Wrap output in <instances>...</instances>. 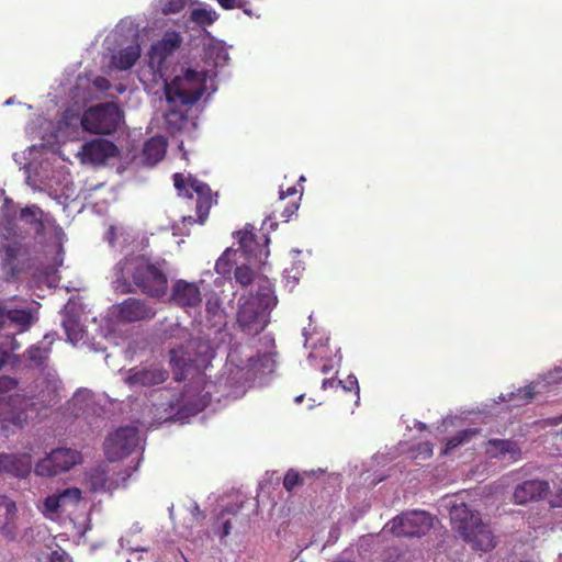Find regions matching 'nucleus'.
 <instances>
[{
    "mask_svg": "<svg viewBox=\"0 0 562 562\" xmlns=\"http://www.w3.org/2000/svg\"><path fill=\"white\" fill-rule=\"evenodd\" d=\"M18 385V381L9 375L0 376V394H4L14 390Z\"/></svg>",
    "mask_w": 562,
    "mask_h": 562,
    "instance_id": "nucleus-44",
    "label": "nucleus"
},
{
    "mask_svg": "<svg viewBox=\"0 0 562 562\" xmlns=\"http://www.w3.org/2000/svg\"><path fill=\"white\" fill-rule=\"evenodd\" d=\"M116 153L117 147L113 142L104 138H98L86 142L81 146L78 156L81 164L102 165L110 157L115 156Z\"/></svg>",
    "mask_w": 562,
    "mask_h": 562,
    "instance_id": "nucleus-12",
    "label": "nucleus"
},
{
    "mask_svg": "<svg viewBox=\"0 0 562 562\" xmlns=\"http://www.w3.org/2000/svg\"><path fill=\"white\" fill-rule=\"evenodd\" d=\"M334 562H350L348 560H337V561H334Z\"/></svg>",
    "mask_w": 562,
    "mask_h": 562,
    "instance_id": "nucleus-63",
    "label": "nucleus"
},
{
    "mask_svg": "<svg viewBox=\"0 0 562 562\" xmlns=\"http://www.w3.org/2000/svg\"><path fill=\"white\" fill-rule=\"evenodd\" d=\"M168 379V372L161 368L132 369L126 379L130 385L154 386L164 383Z\"/></svg>",
    "mask_w": 562,
    "mask_h": 562,
    "instance_id": "nucleus-18",
    "label": "nucleus"
},
{
    "mask_svg": "<svg viewBox=\"0 0 562 562\" xmlns=\"http://www.w3.org/2000/svg\"><path fill=\"white\" fill-rule=\"evenodd\" d=\"M218 4L225 10L241 9L246 14L251 15L252 12L244 0H217Z\"/></svg>",
    "mask_w": 562,
    "mask_h": 562,
    "instance_id": "nucleus-42",
    "label": "nucleus"
},
{
    "mask_svg": "<svg viewBox=\"0 0 562 562\" xmlns=\"http://www.w3.org/2000/svg\"><path fill=\"white\" fill-rule=\"evenodd\" d=\"M386 526L397 537L425 536L434 526V517L425 510H408L395 516Z\"/></svg>",
    "mask_w": 562,
    "mask_h": 562,
    "instance_id": "nucleus-7",
    "label": "nucleus"
},
{
    "mask_svg": "<svg viewBox=\"0 0 562 562\" xmlns=\"http://www.w3.org/2000/svg\"><path fill=\"white\" fill-rule=\"evenodd\" d=\"M190 19L198 24H212L215 20L213 12L206 9H193Z\"/></svg>",
    "mask_w": 562,
    "mask_h": 562,
    "instance_id": "nucleus-38",
    "label": "nucleus"
},
{
    "mask_svg": "<svg viewBox=\"0 0 562 562\" xmlns=\"http://www.w3.org/2000/svg\"><path fill=\"white\" fill-rule=\"evenodd\" d=\"M170 301L181 307H195L202 302L200 288L194 282L179 279L172 284Z\"/></svg>",
    "mask_w": 562,
    "mask_h": 562,
    "instance_id": "nucleus-16",
    "label": "nucleus"
},
{
    "mask_svg": "<svg viewBox=\"0 0 562 562\" xmlns=\"http://www.w3.org/2000/svg\"><path fill=\"white\" fill-rule=\"evenodd\" d=\"M535 384L527 385L518 390L517 394L510 393V401H516V406H522L531 402L535 397Z\"/></svg>",
    "mask_w": 562,
    "mask_h": 562,
    "instance_id": "nucleus-32",
    "label": "nucleus"
},
{
    "mask_svg": "<svg viewBox=\"0 0 562 562\" xmlns=\"http://www.w3.org/2000/svg\"><path fill=\"white\" fill-rule=\"evenodd\" d=\"M353 389H356V393L359 394V384L356 376H353Z\"/></svg>",
    "mask_w": 562,
    "mask_h": 562,
    "instance_id": "nucleus-59",
    "label": "nucleus"
},
{
    "mask_svg": "<svg viewBox=\"0 0 562 562\" xmlns=\"http://www.w3.org/2000/svg\"><path fill=\"white\" fill-rule=\"evenodd\" d=\"M50 562H71L65 551H53L50 554Z\"/></svg>",
    "mask_w": 562,
    "mask_h": 562,
    "instance_id": "nucleus-49",
    "label": "nucleus"
},
{
    "mask_svg": "<svg viewBox=\"0 0 562 562\" xmlns=\"http://www.w3.org/2000/svg\"><path fill=\"white\" fill-rule=\"evenodd\" d=\"M21 244L13 241L0 246V257L4 267L12 270L15 268L16 258L21 251Z\"/></svg>",
    "mask_w": 562,
    "mask_h": 562,
    "instance_id": "nucleus-26",
    "label": "nucleus"
},
{
    "mask_svg": "<svg viewBox=\"0 0 562 562\" xmlns=\"http://www.w3.org/2000/svg\"><path fill=\"white\" fill-rule=\"evenodd\" d=\"M550 492V484L546 480H526L514 488L513 501L517 505L543 499Z\"/></svg>",
    "mask_w": 562,
    "mask_h": 562,
    "instance_id": "nucleus-13",
    "label": "nucleus"
},
{
    "mask_svg": "<svg viewBox=\"0 0 562 562\" xmlns=\"http://www.w3.org/2000/svg\"><path fill=\"white\" fill-rule=\"evenodd\" d=\"M0 533L7 541H14L18 536V526L14 521H0Z\"/></svg>",
    "mask_w": 562,
    "mask_h": 562,
    "instance_id": "nucleus-39",
    "label": "nucleus"
},
{
    "mask_svg": "<svg viewBox=\"0 0 562 562\" xmlns=\"http://www.w3.org/2000/svg\"><path fill=\"white\" fill-rule=\"evenodd\" d=\"M259 364L262 367V372L265 369L271 371L273 366V360L269 353L257 355L256 357H251L249 359V367L254 370H259Z\"/></svg>",
    "mask_w": 562,
    "mask_h": 562,
    "instance_id": "nucleus-37",
    "label": "nucleus"
},
{
    "mask_svg": "<svg viewBox=\"0 0 562 562\" xmlns=\"http://www.w3.org/2000/svg\"><path fill=\"white\" fill-rule=\"evenodd\" d=\"M44 506L46 510L50 513H57L59 509L64 508L58 494L47 496Z\"/></svg>",
    "mask_w": 562,
    "mask_h": 562,
    "instance_id": "nucleus-43",
    "label": "nucleus"
},
{
    "mask_svg": "<svg viewBox=\"0 0 562 562\" xmlns=\"http://www.w3.org/2000/svg\"><path fill=\"white\" fill-rule=\"evenodd\" d=\"M138 445V429L133 426L121 427L110 434L104 442V452L113 462L130 454Z\"/></svg>",
    "mask_w": 562,
    "mask_h": 562,
    "instance_id": "nucleus-10",
    "label": "nucleus"
},
{
    "mask_svg": "<svg viewBox=\"0 0 562 562\" xmlns=\"http://www.w3.org/2000/svg\"><path fill=\"white\" fill-rule=\"evenodd\" d=\"M7 473L16 477H25L32 469L30 454H10L8 453Z\"/></svg>",
    "mask_w": 562,
    "mask_h": 562,
    "instance_id": "nucleus-22",
    "label": "nucleus"
},
{
    "mask_svg": "<svg viewBox=\"0 0 562 562\" xmlns=\"http://www.w3.org/2000/svg\"><path fill=\"white\" fill-rule=\"evenodd\" d=\"M167 143L160 136H155L145 142L143 147V160L146 165L154 166L159 162L166 154Z\"/></svg>",
    "mask_w": 562,
    "mask_h": 562,
    "instance_id": "nucleus-20",
    "label": "nucleus"
},
{
    "mask_svg": "<svg viewBox=\"0 0 562 562\" xmlns=\"http://www.w3.org/2000/svg\"><path fill=\"white\" fill-rule=\"evenodd\" d=\"M479 434L476 428H468L457 432L453 437L448 439L447 448L454 449L464 442H468L472 437Z\"/></svg>",
    "mask_w": 562,
    "mask_h": 562,
    "instance_id": "nucleus-31",
    "label": "nucleus"
},
{
    "mask_svg": "<svg viewBox=\"0 0 562 562\" xmlns=\"http://www.w3.org/2000/svg\"><path fill=\"white\" fill-rule=\"evenodd\" d=\"M215 270L220 274H225V273H227L231 270L229 265H228V260H227L225 255L221 256L216 260Z\"/></svg>",
    "mask_w": 562,
    "mask_h": 562,
    "instance_id": "nucleus-47",
    "label": "nucleus"
},
{
    "mask_svg": "<svg viewBox=\"0 0 562 562\" xmlns=\"http://www.w3.org/2000/svg\"><path fill=\"white\" fill-rule=\"evenodd\" d=\"M114 285L123 294L139 291L161 299L168 292L166 261H154L145 256L125 257L115 265Z\"/></svg>",
    "mask_w": 562,
    "mask_h": 562,
    "instance_id": "nucleus-1",
    "label": "nucleus"
},
{
    "mask_svg": "<svg viewBox=\"0 0 562 562\" xmlns=\"http://www.w3.org/2000/svg\"><path fill=\"white\" fill-rule=\"evenodd\" d=\"M79 462H81L79 451L71 448H57L35 464L34 472L40 476H55L69 471Z\"/></svg>",
    "mask_w": 562,
    "mask_h": 562,
    "instance_id": "nucleus-8",
    "label": "nucleus"
},
{
    "mask_svg": "<svg viewBox=\"0 0 562 562\" xmlns=\"http://www.w3.org/2000/svg\"><path fill=\"white\" fill-rule=\"evenodd\" d=\"M173 186L178 191V195L187 199H193L196 195L195 212L198 222L204 224L209 217L211 207L217 203V193H214L211 187L196 179L193 176H189L187 179L182 173L173 175Z\"/></svg>",
    "mask_w": 562,
    "mask_h": 562,
    "instance_id": "nucleus-5",
    "label": "nucleus"
},
{
    "mask_svg": "<svg viewBox=\"0 0 562 562\" xmlns=\"http://www.w3.org/2000/svg\"><path fill=\"white\" fill-rule=\"evenodd\" d=\"M269 238L266 234L256 235L252 232L245 231L240 233L239 245L248 259L263 261L269 256Z\"/></svg>",
    "mask_w": 562,
    "mask_h": 562,
    "instance_id": "nucleus-17",
    "label": "nucleus"
},
{
    "mask_svg": "<svg viewBox=\"0 0 562 562\" xmlns=\"http://www.w3.org/2000/svg\"><path fill=\"white\" fill-rule=\"evenodd\" d=\"M165 121H166L168 131L171 134H175L177 132H180L186 126V124L188 122V117L180 110L170 109L165 114Z\"/></svg>",
    "mask_w": 562,
    "mask_h": 562,
    "instance_id": "nucleus-27",
    "label": "nucleus"
},
{
    "mask_svg": "<svg viewBox=\"0 0 562 562\" xmlns=\"http://www.w3.org/2000/svg\"><path fill=\"white\" fill-rule=\"evenodd\" d=\"M60 502L65 507L75 505L81 499V491L78 487H70L58 493Z\"/></svg>",
    "mask_w": 562,
    "mask_h": 562,
    "instance_id": "nucleus-35",
    "label": "nucleus"
},
{
    "mask_svg": "<svg viewBox=\"0 0 562 562\" xmlns=\"http://www.w3.org/2000/svg\"><path fill=\"white\" fill-rule=\"evenodd\" d=\"M8 453H0V474L7 473Z\"/></svg>",
    "mask_w": 562,
    "mask_h": 562,
    "instance_id": "nucleus-52",
    "label": "nucleus"
},
{
    "mask_svg": "<svg viewBox=\"0 0 562 562\" xmlns=\"http://www.w3.org/2000/svg\"><path fill=\"white\" fill-rule=\"evenodd\" d=\"M88 482L92 491H104L108 484V474L105 469L101 465L91 469Z\"/></svg>",
    "mask_w": 562,
    "mask_h": 562,
    "instance_id": "nucleus-30",
    "label": "nucleus"
},
{
    "mask_svg": "<svg viewBox=\"0 0 562 562\" xmlns=\"http://www.w3.org/2000/svg\"><path fill=\"white\" fill-rule=\"evenodd\" d=\"M63 326L70 341L76 342L83 338L85 330L80 324L79 317L67 314L63 319Z\"/></svg>",
    "mask_w": 562,
    "mask_h": 562,
    "instance_id": "nucleus-25",
    "label": "nucleus"
},
{
    "mask_svg": "<svg viewBox=\"0 0 562 562\" xmlns=\"http://www.w3.org/2000/svg\"><path fill=\"white\" fill-rule=\"evenodd\" d=\"M548 384L562 382V368H555L553 372H549L546 376Z\"/></svg>",
    "mask_w": 562,
    "mask_h": 562,
    "instance_id": "nucleus-48",
    "label": "nucleus"
},
{
    "mask_svg": "<svg viewBox=\"0 0 562 562\" xmlns=\"http://www.w3.org/2000/svg\"><path fill=\"white\" fill-rule=\"evenodd\" d=\"M560 423H562V415L550 419V424L552 425H558Z\"/></svg>",
    "mask_w": 562,
    "mask_h": 562,
    "instance_id": "nucleus-57",
    "label": "nucleus"
},
{
    "mask_svg": "<svg viewBox=\"0 0 562 562\" xmlns=\"http://www.w3.org/2000/svg\"><path fill=\"white\" fill-rule=\"evenodd\" d=\"M487 453L492 458H505L517 461L521 456V449L518 443L509 439H491L487 443Z\"/></svg>",
    "mask_w": 562,
    "mask_h": 562,
    "instance_id": "nucleus-19",
    "label": "nucleus"
},
{
    "mask_svg": "<svg viewBox=\"0 0 562 562\" xmlns=\"http://www.w3.org/2000/svg\"><path fill=\"white\" fill-rule=\"evenodd\" d=\"M448 507L452 530L473 550L488 552L496 547L495 537L490 526L482 521L480 512L463 502H450Z\"/></svg>",
    "mask_w": 562,
    "mask_h": 562,
    "instance_id": "nucleus-3",
    "label": "nucleus"
},
{
    "mask_svg": "<svg viewBox=\"0 0 562 562\" xmlns=\"http://www.w3.org/2000/svg\"><path fill=\"white\" fill-rule=\"evenodd\" d=\"M16 520V513H14L12 516L9 515L8 510H4V516L2 521H14Z\"/></svg>",
    "mask_w": 562,
    "mask_h": 562,
    "instance_id": "nucleus-54",
    "label": "nucleus"
},
{
    "mask_svg": "<svg viewBox=\"0 0 562 562\" xmlns=\"http://www.w3.org/2000/svg\"><path fill=\"white\" fill-rule=\"evenodd\" d=\"M338 383L342 386V389H344L345 391H349V390H350V387H349V386H347V385L342 384V381H338Z\"/></svg>",
    "mask_w": 562,
    "mask_h": 562,
    "instance_id": "nucleus-60",
    "label": "nucleus"
},
{
    "mask_svg": "<svg viewBox=\"0 0 562 562\" xmlns=\"http://www.w3.org/2000/svg\"><path fill=\"white\" fill-rule=\"evenodd\" d=\"M33 403L26 396L14 394L0 402V425L10 430L22 428L27 423V409Z\"/></svg>",
    "mask_w": 562,
    "mask_h": 562,
    "instance_id": "nucleus-9",
    "label": "nucleus"
},
{
    "mask_svg": "<svg viewBox=\"0 0 562 562\" xmlns=\"http://www.w3.org/2000/svg\"><path fill=\"white\" fill-rule=\"evenodd\" d=\"M18 234V225L14 218L4 217L0 221V236L5 239H11L16 237Z\"/></svg>",
    "mask_w": 562,
    "mask_h": 562,
    "instance_id": "nucleus-33",
    "label": "nucleus"
},
{
    "mask_svg": "<svg viewBox=\"0 0 562 562\" xmlns=\"http://www.w3.org/2000/svg\"><path fill=\"white\" fill-rule=\"evenodd\" d=\"M122 121V112L114 102H106L88 108L82 117L81 126L92 134L110 135L116 132Z\"/></svg>",
    "mask_w": 562,
    "mask_h": 562,
    "instance_id": "nucleus-6",
    "label": "nucleus"
},
{
    "mask_svg": "<svg viewBox=\"0 0 562 562\" xmlns=\"http://www.w3.org/2000/svg\"><path fill=\"white\" fill-rule=\"evenodd\" d=\"M299 193L295 186L288 188L286 190H280L279 192V199L282 202L288 196H294Z\"/></svg>",
    "mask_w": 562,
    "mask_h": 562,
    "instance_id": "nucleus-51",
    "label": "nucleus"
},
{
    "mask_svg": "<svg viewBox=\"0 0 562 562\" xmlns=\"http://www.w3.org/2000/svg\"><path fill=\"white\" fill-rule=\"evenodd\" d=\"M140 57V46L138 44L127 46L112 56L111 65L119 70L131 69Z\"/></svg>",
    "mask_w": 562,
    "mask_h": 562,
    "instance_id": "nucleus-21",
    "label": "nucleus"
},
{
    "mask_svg": "<svg viewBox=\"0 0 562 562\" xmlns=\"http://www.w3.org/2000/svg\"><path fill=\"white\" fill-rule=\"evenodd\" d=\"M238 508L226 507L224 508L217 516L214 525L221 524V529H215V533H217L221 538L227 537L232 530V521L227 518V515L236 516Z\"/></svg>",
    "mask_w": 562,
    "mask_h": 562,
    "instance_id": "nucleus-29",
    "label": "nucleus"
},
{
    "mask_svg": "<svg viewBox=\"0 0 562 562\" xmlns=\"http://www.w3.org/2000/svg\"><path fill=\"white\" fill-rule=\"evenodd\" d=\"M20 220L29 225L36 236H44L47 229L57 226L56 220L36 204L22 209Z\"/></svg>",
    "mask_w": 562,
    "mask_h": 562,
    "instance_id": "nucleus-15",
    "label": "nucleus"
},
{
    "mask_svg": "<svg viewBox=\"0 0 562 562\" xmlns=\"http://www.w3.org/2000/svg\"><path fill=\"white\" fill-rule=\"evenodd\" d=\"M9 360V352L8 350L0 347V370L4 367V364Z\"/></svg>",
    "mask_w": 562,
    "mask_h": 562,
    "instance_id": "nucleus-53",
    "label": "nucleus"
},
{
    "mask_svg": "<svg viewBox=\"0 0 562 562\" xmlns=\"http://www.w3.org/2000/svg\"><path fill=\"white\" fill-rule=\"evenodd\" d=\"M155 315L156 310L142 299L128 297L117 305V317L125 323L150 319Z\"/></svg>",
    "mask_w": 562,
    "mask_h": 562,
    "instance_id": "nucleus-14",
    "label": "nucleus"
},
{
    "mask_svg": "<svg viewBox=\"0 0 562 562\" xmlns=\"http://www.w3.org/2000/svg\"><path fill=\"white\" fill-rule=\"evenodd\" d=\"M186 0H165L162 3V12L165 14L180 13L186 7Z\"/></svg>",
    "mask_w": 562,
    "mask_h": 562,
    "instance_id": "nucleus-41",
    "label": "nucleus"
},
{
    "mask_svg": "<svg viewBox=\"0 0 562 562\" xmlns=\"http://www.w3.org/2000/svg\"><path fill=\"white\" fill-rule=\"evenodd\" d=\"M303 181H305V177L301 176L300 179H299V182H303Z\"/></svg>",
    "mask_w": 562,
    "mask_h": 562,
    "instance_id": "nucleus-62",
    "label": "nucleus"
},
{
    "mask_svg": "<svg viewBox=\"0 0 562 562\" xmlns=\"http://www.w3.org/2000/svg\"><path fill=\"white\" fill-rule=\"evenodd\" d=\"M205 75L188 68L165 86L166 99L170 103L192 105L204 93Z\"/></svg>",
    "mask_w": 562,
    "mask_h": 562,
    "instance_id": "nucleus-4",
    "label": "nucleus"
},
{
    "mask_svg": "<svg viewBox=\"0 0 562 562\" xmlns=\"http://www.w3.org/2000/svg\"><path fill=\"white\" fill-rule=\"evenodd\" d=\"M237 324L248 336H256L270 323V313L278 304L272 282L262 278L258 281L256 295L240 296L238 301Z\"/></svg>",
    "mask_w": 562,
    "mask_h": 562,
    "instance_id": "nucleus-2",
    "label": "nucleus"
},
{
    "mask_svg": "<svg viewBox=\"0 0 562 562\" xmlns=\"http://www.w3.org/2000/svg\"><path fill=\"white\" fill-rule=\"evenodd\" d=\"M93 87L101 92H106L111 88V82L109 79L102 76H98L92 81Z\"/></svg>",
    "mask_w": 562,
    "mask_h": 562,
    "instance_id": "nucleus-46",
    "label": "nucleus"
},
{
    "mask_svg": "<svg viewBox=\"0 0 562 562\" xmlns=\"http://www.w3.org/2000/svg\"><path fill=\"white\" fill-rule=\"evenodd\" d=\"M182 44V37L177 31H167L161 40L153 43L148 53V66L150 69L164 75L166 69V60L171 56Z\"/></svg>",
    "mask_w": 562,
    "mask_h": 562,
    "instance_id": "nucleus-11",
    "label": "nucleus"
},
{
    "mask_svg": "<svg viewBox=\"0 0 562 562\" xmlns=\"http://www.w3.org/2000/svg\"><path fill=\"white\" fill-rule=\"evenodd\" d=\"M301 195H302V192L300 193V195L290 201L286 205L283 206V210L280 214V218H282L284 222H289L291 220V217L296 214L297 210H299V206H300V200H301Z\"/></svg>",
    "mask_w": 562,
    "mask_h": 562,
    "instance_id": "nucleus-40",
    "label": "nucleus"
},
{
    "mask_svg": "<svg viewBox=\"0 0 562 562\" xmlns=\"http://www.w3.org/2000/svg\"><path fill=\"white\" fill-rule=\"evenodd\" d=\"M304 484V477L295 470L290 469L283 477V487L292 492L296 486Z\"/></svg>",
    "mask_w": 562,
    "mask_h": 562,
    "instance_id": "nucleus-34",
    "label": "nucleus"
},
{
    "mask_svg": "<svg viewBox=\"0 0 562 562\" xmlns=\"http://www.w3.org/2000/svg\"><path fill=\"white\" fill-rule=\"evenodd\" d=\"M235 280L243 286H247L254 281V271L248 266L236 267L234 271Z\"/></svg>",
    "mask_w": 562,
    "mask_h": 562,
    "instance_id": "nucleus-36",
    "label": "nucleus"
},
{
    "mask_svg": "<svg viewBox=\"0 0 562 562\" xmlns=\"http://www.w3.org/2000/svg\"><path fill=\"white\" fill-rule=\"evenodd\" d=\"M520 562H531V561H527V560H526V561H520Z\"/></svg>",
    "mask_w": 562,
    "mask_h": 562,
    "instance_id": "nucleus-64",
    "label": "nucleus"
},
{
    "mask_svg": "<svg viewBox=\"0 0 562 562\" xmlns=\"http://www.w3.org/2000/svg\"><path fill=\"white\" fill-rule=\"evenodd\" d=\"M558 498H559L560 505L562 506V488H561V492L558 495Z\"/></svg>",
    "mask_w": 562,
    "mask_h": 562,
    "instance_id": "nucleus-61",
    "label": "nucleus"
},
{
    "mask_svg": "<svg viewBox=\"0 0 562 562\" xmlns=\"http://www.w3.org/2000/svg\"><path fill=\"white\" fill-rule=\"evenodd\" d=\"M5 327V315H4V308L0 306V329Z\"/></svg>",
    "mask_w": 562,
    "mask_h": 562,
    "instance_id": "nucleus-55",
    "label": "nucleus"
},
{
    "mask_svg": "<svg viewBox=\"0 0 562 562\" xmlns=\"http://www.w3.org/2000/svg\"><path fill=\"white\" fill-rule=\"evenodd\" d=\"M19 348H20V344L16 341L15 338H12L11 339V345H10V350L14 351V350H18Z\"/></svg>",
    "mask_w": 562,
    "mask_h": 562,
    "instance_id": "nucleus-56",
    "label": "nucleus"
},
{
    "mask_svg": "<svg viewBox=\"0 0 562 562\" xmlns=\"http://www.w3.org/2000/svg\"><path fill=\"white\" fill-rule=\"evenodd\" d=\"M0 507L4 508V510H8L9 515H11V516L14 513H18L15 502L7 495H0Z\"/></svg>",
    "mask_w": 562,
    "mask_h": 562,
    "instance_id": "nucleus-45",
    "label": "nucleus"
},
{
    "mask_svg": "<svg viewBox=\"0 0 562 562\" xmlns=\"http://www.w3.org/2000/svg\"><path fill=\"white\" fill-rule=\"evenodd\" d=\"M415 427L419 430H425L427 428L426 424L422 423V422H417Z\"/></svg>",
    "mask_w": 562,
    "mask_h": 562,
    "instance_id": "nucleus-58",
    "label": "nucleus"
},
{
    "mask_svg": "<svg viewBox=\"0 0 562 562\" xmlns=\"http://www.w3.org/2000/svg\"><path fill=\"white\" fill-rule=\"evenodd\" d=\"M191 515L198 522L202 521L205 518L204 512L200 508V506L196 503H194L191 508Z\"/></svg>",
    "mask_w": 562,
    "mask_h": 562,
    "instance_id": "nucleus-50",
    "label": "nucleus"
},
{
    "mask_svg": "<svg viewBox=\"0 0 562 562\" xmlns=\"http://www.w3.org/2000/svg\"><path fill=\"white\" fill-rule=\"evenodd\" d=\"M5 324L9 322L15 325L19 331L27 330L32 324V314L25 310H10L4 311Z\"/></svg>",
    "mask_w": 562,
    "mask_h": 562,
    "instance_id": "nucleus-24",
    "label": "nucleus"
},
{
    "mask_svg": "<svg viewBox=\"0 0 562 562\" xmlns=\"http://www.w3.org/2000/svg\"><path fill=\"white\" fill-rule=\"evenodd\" d=\"M50 352V348L47 346H44L43 341L32 345L26 349L24 352V358L26 360V363L31 368H42L45 366L48 356Z\"/></svg>",
    "mask_w": 562,
    "mask_h": 562,
    "instance_id": "nucleus-23",
    "label": "nucleus"
},
{
    "mask_svg": "<svg viewBox=\"0 0 562 562\" xmlns=\"http://www.w3.org/2000/svg\"><path fill=\"white\" fill-rule=\"evenodd\" d=\"M193 362L194 360L182 346L175 347L170 350V363L173 368L183 371L191 367Z\"/></svg>",
    "mask_w": 562,
    "mask_h": 562,
    "instance_id": "nucleus-28",
    "label": "nucleus"
}]
</instances>
